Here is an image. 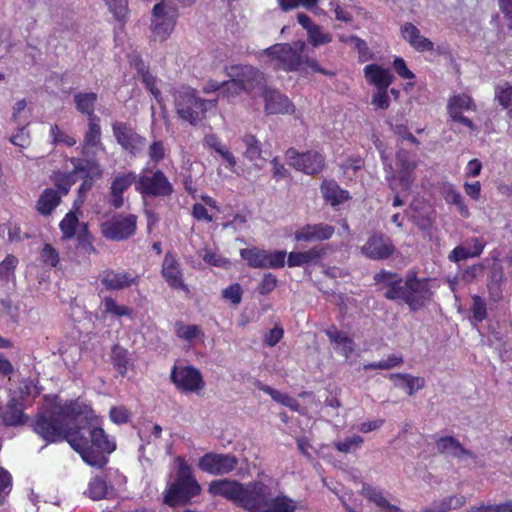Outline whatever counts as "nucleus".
<instances>
[{
	"label": "nucleus",
	"mask_w": 512,
	"mask_h": 512,
	"mask_svg": "<svg viewBox=\"0 0 512 512\" xmlns=\"http://www.w3.org/2000/svg\"><path fill=\"white\" fill-rule=\"evenodd\" d=\"M31 428L46 444L68 442L85 463L96 468H103L107 455L116 449L115 441L99 425L95 411L79 398L56 402L38 412Z\"/></svg>",
	"instance_id": "obj_1"
},
{
	"label": "nucleus",
	"mask_w": 512,
	"mask_h": 512,
	"mask_svg": "<svg viewBox=\"0 0 512 512\" xmlns=\"http://www.w3.org/2000/svg\"><path fill=\"white\" fill-rule=\"evenodd\" d=\"M373 279L381 290H385L383 294L385 299L401 300L411 311H418L425 307L433 296L429 287V278H418L415 270H409L403 280L400 274L382 269L374 275Z\"/></svg>",
	"instance_id": "obj_2"
},
{
	"label": "nucleus",
	"mask_w": 512,
	"mask_h": 512,
	"mask_svg": "<svg viewBox=\"0 0 512 512\" xmlns=\"http://www.w3.org/2000/svg\"><path fill=\"white\" fill-rule=\"evenodd\" d=\"M262 54L268 58V62L273 65L275 70L285 72L310 71L330 76L334 74L319 65L313 51L308 48L304 41L276 43L264 49Z\"/></svg>",
	"instance_id": "obj_3"
},
{
	"label": "nucleus",
	"mask_w": 512,
	"mask_h": 512,
	"mask_svg": "<svg viewBox=\"0 0 512 512\" xmlns=\"http://www.w3.org/2000/svg\"><path fill=\"white\" fill-rule=\"evenodd\" d=\"M240 507L249 512H296V502L280 493L273 496L272 488L262 481L244 486Z\"/></svg>",
	"instance_id": "obj_4"
},
{
	"label": "nucleus",
	"mask_w": 512,
	"mask_h": 512,
	"mask_svg": "<svg viewBox=\"0 0 512 512\" xmlns=\"http://www.w3.org/2000/svg\"><path fill=\"white\" fill-rule=\"evenodd\" d=\"M176 462L178 465L175 478L163 493L164 504L173 508L189 504L201 492L192 467L180 456L176 458Z\"/></svg>",
	"instance_id": "obj_5"
},
{
	"label": "nucleus",
	"mask_w": 512,
	"mask_h": 512,
	"mask_svg": "<svg viewBox=\"0 0 512 512\" xmlns=\"http://www.w3.org/2000/svg\"><path fill=\"white\" fill-rule=\"evenodd\" d=\"M216 100H205L197 96L191 87H181L175 92V108L178 116L192 125L205 118L208 107H216Z\"/></svg>",
	"instance_id": "obj_6"
},
{
	"label": "nucleus",
	"mask_w": 512,
	"mask_h": 512,
	"mask_svg": "<svg viewBox=\"0 0 512 512\" xmlns=\"http://www.w3.org/2000/svg\"><path fill=\"white\" fill-rule=\"evenodd\" d=\"M136 191L143 199H166L170 198L175 190L168 176L161 169L145 167L137 175Z\"/></svg>",
	"instance_id": "obj_7"
},
{
	"label": "nucleus",
	"mask_w": 512,
	"mask_h": 512,
	"mask_svg": "<svg viewBox=\"0 0 512 512\" xmlns=\"http://www.w3.org/2000/svg\"><path fill=\"white\" fill-rule=\"evenodd\" d=\"M381 158L386 172L385 180L387 181L389 188L395 191L398 187H401L402 190L409 191L415 179L413 172L417 167L416 162L408 159L406 151H398L396 153V160L399 170L396 177L392 164L387 162L388 159L384 155V152H381Z\"/></svg>",
	"instance_id": "obj_8"
},
{
	"label": "nucleus",
	"mask_w": 512,
	"mask_h": 512,
	"mask_svg": "<svg viewBox=\"0 0 512 512\" xmlns=\"http://www.w3.org/2000/svg\"><path fill=\"white\" fill-rule=\"evenodd\" d=\"M178 16V9L175 6L164 2L157 3L152 10L153 40L160 42L167 40L175 28Z\"/></svg>",
	"instance_id": "obj_9"
},
{
	"label": "nucleus",
	"mask_w": 512,
	"mask_h": 512,
	"mask_svg": "<svg viewBox=\"0 0 512 512\" xmlns=\"http://www.w3.org/2000/svg\"><path fill=\"white\" fill-rule=\"evenodd\" d=\"M112 132L121 149L130 157H138L144 150L147 139L139 134L133 126L124 121L112 123Z\"/></svg>",
	"instance_id": "obj_10"
},
{
	"label": "nucleus",
	"mask_w": 512,
	"mask_h": 512,
	"mask_svg": "<svg viewBox=\"0 0 512 512\" xmlns=\"http://www.w3.org/2000/svg\"><path fill=\"white\" fill-rule=\"evenodd\" d=\"M137 216L135 214H116L109 220L101 223L102 236L111 241H124L134 236L137 230Z\"/></svg>",
	"instance_id": "obj_11"
},
{
	"label": "nucleus",
	"mask_w": 512,
	"mask_h": 512,
	"mask_svg": "<svg viewBox=\"0 0 512 512\" xmlns=\"http://www.w3.org/2000/svg\"><path fill=\"white\" fill-rule=\"evenodd\" d=\"M68 161L73 166L72 170H70L72 176L77 177V181L79 179L82 180L78 188V194L80 196L85 195L92 189L94 183L102 177L103 169L98 160L94 158L70 157Z\"/></svg>",
	"instance_id": "obj_12"
},
{
	"label": "nucleus",
	"mask_w": 512,
	"mask_h": 512,
	"mask_svg": "<svg viewBox=\"0 0 512 512\" xmlns=\"http://www.w3.org/2000/svg\"><path fill=\"white\" fill-rule=\"evenodd\" d=\"M170 381L180 393L184 394H200L205 387L201 371L192 365H173L170 372Z\"/></svg>",
	"instance_id": "obj_13"
},
{
	"label": "nucleus",
	"mask_w": 512,
	"mask_h": 512,
	"mask_svg": "<svg viewBox=\"0 0 512 512\" xmlns=\"http://www.w3.org/2000/svg\"><path fill=\"white\" fill-rule=\"evenodd\" d=\"M285 157L290 166L307 175H316L325 167V158L317 151L300 153L291 147L285 152Z\"/></svg>",
	"instance_id": "obj_14"
},
{
	"label": "nucleus",
	"mask_w": 512,
	"mask_h": 512,
	"mask_svg": "<svg viewBox=\"0 0 512 512\" xmlns=\"http://www.w3.org/2000/svg\"><path fill=\"white\" fill-rule=\"evenodd\" d=\"M238 459L231 454L209 452L204 454L198 462L201 471L211 475H225L236 469Z\"/></svg>",
	"instance_id": "obj_15"
},
{
	"label": "nucleus",
	"mask_w": 512,
	"mask_h": 512,
	"mask_svg": "<svg viewBox=\"0 0 512 512\" xmlns=\"http://www.w3.org/2000/svg\"><path fill=\"white\" fill-rule=\"evenodd\" d=\"M229 77H235L246 93L261 87L265 82V75L251 65H231L225 67Z\"/></svg>",
	"instance_id": "obj_16"
},
{
	"label": "nucleus",
	"mask_w": 512,
	"mask_h": 512,
	"mask_svg": "<svg viewBox=\"0 0 512 512\" xmlns=\"http://www.w3.org/2000/svg\"><path fill=\"white\" fill-rule=\"evenodd\" d=\"M477 105L473 98L465 93L457 94L450 97L447 105L448 115L453 122L460 123L470 130H475L476 126L473 121L464 116V112L476 111Z\"/></svg>",
	"instance_id": "obj_17"
},
{
	"label": "nucleus",
	"mask_w": 512,
	"mask_h": 512,
	"mask_svg": "<svg viewBox=\"0 0 512 512\" xmlns=\"http://www.w3.org/2000/svg\"><path fill=\"white\" fill-rule=\"evenodd\" d=\"M396 251L392 240L380 232L372 233L366 243L361 247L364 256L371 260H385Z\"/></svg>",
	"instance_id": "obj_18"
},
{
	"label": "nucleus",
	"mask_w": 512,
	"mask_h": 512,
	"mask_svg": "<svg viewBox=\"0 0 512 512\" xmlns=\"http://www.w3.org/2000/svg\"><path fill=\"white\" fill-rule=\"evenodd\" d=\"M161 275L167 285L173 290H182L188 292V286L184 282L181 264L176 256L168 251L163 259Z\"/></svg>",
	"instance_id": "obj_19"
},
{
	"label": "nucleus",
	"mask_w": 512,
	"mask_h": 512,
	"mask_svg": "<svg viewBox=\"0 0 512 512\" xmlns=\"http://www.w3.org/2000/svg\"><path fill=\"white\" fill-rule=\"evenodd\" d=\"M137 174L134 171L118 173L111 182L109 188L108 203L114 209H120L124 205V193L132 184L136 187Z\"/></svg>",
	"instance_id": "obj_20"
},
{
	"label": "nucleus",
	"mask_w": 512,
	"mask_h": 512,
	"mask_svg": "<svg viewBox=\"0 0 512 512\" xmlns=\"http://www.w3.org/2000/svg\"><path fill=\"white\" fill-rule=\"evenodd\" d=\"M28 420L29 417L24 412V405L20 399L11 397L5 405L0 402V422L5 427L23 426Z\"/></svg>",
	"instance_id": "obj_21"
},
{
	"label": "nucleus",
	"mask_w": 512,
	"mask_h": 512,
	"mask_svg": "<svg viewBox=\"0 0 512 512\" xmlns=\"http://www.w3.org/2000/svg\"><path fill=\"white\" fill-rule=\"evenodd\" d=\"M208 492L213 496H221L240 506L244 485L235 480L218 479L209 483Z\"/></svg>",
	"instance_id": "obj_22"
},
{
	"label": "nucleus",
	"mask_w": 512,
	"mask_h": 512,
	"mask_svg": "<svg viewBox=\"0 0 512 512\" xmlns=\"http://www.w3.org/2000/svg\"><path fill=\"white\" fill-rule=\"evenodd\" d=\"M335 233V228L326 223L306 224L294 233L297 242H315L329 240Z\"/></svg>",
	"instance_id": "obj_23"
},
{
	"label": "nucleus",
	"mask_w": 512,
	"mask_h": 512,
	"mask_svg": "<svg viewBox=\"0 0 512 512\" xmlns=\"http://www.w3.org/2000/svg\"><path fill=\"white\" fill-rule=\"evenodd\" d=\"M263 98L265 102V112L267 114H291L295 110L289 98L275 89L265 88Z\"/></svg>",
	"instance_id": "obj_24"
},
{
	"label": "nucleus",
	"mask_w": 512,
	"mask_h": 512,
	"mask_svg": "<svg viewBox=\"0 0 512 512\" xmlns=\"http://www.w3.org/2000/svg\"><path fill=\"white\" fill-rule=\"evenodd\" d=\"M102 285L111 291L123 290L137 283L138 276L129 272H117L113 269H106L99 275Z\"/></svg>",
	"instance_id": "obj_25"
},
{
	"label": "nucleus",
	"mask_w": 512,
	"mask_h": 512,
	"mask_svg": "<svg viewBox=\"0 0 512 512\" xmlns=\"http://www.w3.org/2000/svg\"><path fill=\"white\" fill-rule=\"evenodd\" d=\"M327 249L323 245H315L307 251L290 252L287 256L289 267H301L304 265L318 264L326 255Z\"/></svg>",
	"instance_id": "obj_26"
},
{
	"label": "nucleus",
	"mask_w": 512,
	"mask_h": 512,
	"mask_svg": "<svg viewBox=\"0 0 512 512\" xmlns=\"http://www.w3.org/2000/svg\"><path fill=\"white\" fill-rule=\"evenodd\" d=\"M471 242V247H466L465 245L456 246L448 255V259L451 262L459 263L469 258L479 257L485 247L487 242L483 237H472L470 240L466 241V243Z\"/></svg>",
	"instance_id": "obj_27"
},
{
	"label": "nucleus",
	"mask_w": 512,
	"mask_h": 512,
	"mask_svg": "<svg viewBox=\"0 0 512 512\" xmlns=\"http://www.w3.org/2000/svg\"><path fill=\"white\" fill-rule=\"evenodd\" d=\"M364 77L369 85L378 88H388L394 80L389 69L379 64H368L363 69Z\"/></svg>",
	"instance_id": "obj_28"
},
{
	"label": "nucleus",
	"mask_w": 512,
	"mask_h": 512,
	"mask_svg": "<svg viewBox=\"0 0 512 512\" xmlns=\"http://www.w3.org/2000/svg\"><path fill=\"white\" fill-rule=\"evenodd\" d=\"M394 386L405 389L407 395L412 396L418 390L425 387V379L423 377L414 376L408 373H391L388 376Z\"/></svg>",
	"instance_id": "obj_29"
},
{
	"label": "nucleus",
	"mask_w": 512,
	"mask_h": 512,
	"mask_svg": "<svg viewBox=\"0 0 512 512\" xmlns=\"http://www.w3.org/2000/svg\"><path fill=\"white\" fill-rule=\"evenodd\" d=\"M436 447L440 454H448L455 458L464 456L474 458L475 455L463 447V445L453 436H442L436 441Z\"/></svg>",
	"instance_id": "obj_30"
},
{
	"label": "nucleus",
	"mask_w": 512,
	"mask_h": 512,
	"mask_svg": "<svg viewBox=\"0 0 512 512\" xmlns=\"http://www.w3.org/2000/svg\"><path fill=\"white\" fill-rule=\"evenodd\" d=\"M61 194L53 188H45L36 202V211L42 216H49L60 205Z\"/></svg>",
	"instance_id": "obj_31"
},
{
	"label": "nucleus",
	"mask_w": 512,
	"mask_h": 512,
	"mask_svg": "<svg viewBox=\"0 0 512 512\" xmlns=\"http://www.w3.org/2000/svg\"><path fill=\"white\" fill-rule=\"evenodd\" d=\"M321 191L325 201L332 206H337L350 199L347 190L342 189L334 180H324L321 184Z\"/></svg>",
	"instance_id": "obj_32"
},
{
	"label": "nucleus",
	"mask_w": 512,
	"mask_h": 512,
	"mask_svg": "<svg viewBox=\"0 0 512 512\" xmlns=\"http://www.w3.org/2000/svg\"><path fill=\"white\" fill-rule=\"evenodd\" d=\"M98 96L94 92H78L74 95V104L76 110L87 116L88 120L91 118H99L95 114V105Z\"/></svg>",
	"instance_id": "obj_33"
},
{
	"label": "nucleus",
	"mask_w": 512,
	"mask_h": 512,
	"mask_svg": "<svg viewBox=\"0 0 512 512\" xmlns=\"http://www.w3.org/2000/svg\"><path fill=\"white\" fill-rule=\"evenodd\" d=\"M440 193L447 204L455 205L463 217L469 216V209L465 204L461 193L453 183L446 182L440 188Z\"/></svg>",
	"instance_id": "obj_34"
},
{
	"label": "nucleus",
	"mask_w": 512,
	"mask_h": 512,
	"mask_svg": "<svg viewBox=\"0 0 512 512\" xmlns=\"http://www.w3.org/2000/svg\"><path fill=\"white\" fill-rule=\"evenodd\" d=\"M466 497L463 495H451L441 500L434 501L432 505L425 508L423 512H448L451 509H457L464 506Z\"/></svg>",
	"instance_id": "obj_35"
},
{
	"label": "nucleus",
	"mask_w": 512,
	"mask_h": 512,
	"mask_svg": "<svg viewBox=\"0 0 512 512\" xmlns=\"http://www.w3.org/2000/svg\"><path fill=\"white\" fill-rule=\"evenodd\" d=\"M259 389L264 393L268 394L275 402L288 407L292 411L298 412L300 409V403L297 399L290 396L289 394L282 393L269 385H260Z\"/></svg>",
	"instance_id": "obj_36"
},
{
	"label": "nucleus",
	"mask_w": 512,
	"mask_h": 512,
	"mask_svg": "<svg viewBox=\"0 0 512 512\" xmlns=\"http://www.w3.org/2000/svg\"><path fill=\"white\" fill-rule=\"evenodd\" d=\"M101 126L100 118H91L88 120V128L84 134L82 147L89 149L101 144Z\"/></svg>",
	"instance_id": "obj_37"
},
{
	"label": "nucleus",
	"mask_w": 512,
	"mask_h": 512,
	"mask_svg": "<svg viewBox=\"0 0 512 512\" xmlns=\"http://www.w3.org/2000/svg\"><path fill=\"white\" fill-rule=\"evenodd\" d=\"M78 216L75 211H69L59 223L63 240H70L76 236L77 228H81Z\"/></svg>",
	"instance_id": "obj_38"
},
{
	"label": "nucleus",
	"mask_w": 512,
	"mask_h": 512,
	"mask_svg": "<svg viewBox=\"0 0 512 512\" xmlns=\"http://www.w3.org/2000/svg\"><path fill=\"white\" fill-rule=\"evenodd\" d=\"M241 258L246 261L250 268H266V250L253 248H244L240 251Z\"/></svg>",
	"instance_id": "obj_39"
},
{
	"label": "nucleus",
	"mask_w": 512,
	"mask_h": 512,
	"mask_svg": "<svg viewBox=\"0 0 512 512\" xmlns=\"http://www.w3.org/2000/svg\"><path fill=\"white\" fill-rule=\"evenodd\" d=\"M87 493L89 498L95 501L107 498L109 487L106 479L101 476L93 477L88 484Z\"/></svg>",
	"instance_id": "obj_40"
},
{
	"label": "nucleus",
	"mask_w": 512,
	"mask_h": 512,
	"mask_svg": "<svg viewBox=\"0 0 512 512\" xmlns=\"http://www.w3.org/2000/svg\"><path fill=\"white\" fill-rule=\"evenodd\" d=\"M242 142L245 145L243 156L249 161H254L262 158V145L260 141L253 134H245L242 137Z\"/></svg>",
	"instance_id": "obj_41"
},
{
	"label": "nucleus",
	"mask_w": 512,
	"mask_h": 512,
	"mask_svg": "<svg viewBox=\"0 0 512 512\" xmlns=\"http://www.w3.org/2000/svg\"><path fill=\"white\" fill-rule=\"evenodd\" d=\"M495 99L499 105L507 110V115L512 119V85L505 82L495 88Z\"/></svg>",
	"instance_id": "obj_42"
},
{
	"label": "nucleus",
	"mask_w": 512,
	"mask_h": 512,
	"mask_svg": "<svg viewBox=\"0 0 512 512\" xmlns=\"http://www.w3.org/2000/svg\"><path fill=\"white\" fill-rule=\"evenodd\" d=\"M51 178L57 188L56 191L61 194V197L67 195L71 187L77 182V177H73L70 171H55Z\"/></svg>",
	"instance_id": "obj_43"
},
{
	"label": "nucleus",
	"mask_w": 512,
	"mask_h": 512,
	"mask_svg": "<svg viewBox=\"0 0 512 512\" xmlns=\"http://www.w3.org/2000/svg\"><path fill=\"white\" fill-rule=\"evenodd\" d=\"M111 360L117 371L124 376L127 373L129 358L127 349L119 344L113 345L111 349Z\"/></svg>",
	"instance_id": "obj_44"
},
{
	"label": "nucleus",
	"mask_w": 512,
	"mask_h": 512,
	"mask_svg": "<svg viewBox=\"0 0 512 512\" xmlns=\"http://www.w3.org/2000/svg\"><path fill=\"white\" fill-rule=\"evenodd\" d=\"M175 335L185 341H192L203 335L202 329L196 324L186 325L182 321H177L174 326Z\"/></svg>",
	"instance_id": "obj_45"
},
{
	"label": "nucleus",
	"mask_w": 512,
	"mask_h": 512,
	"mask_svg": "<svg viewBox=\"0 0 512 512\" xmlns=\"http://www.w3.org/2000/svg\"><path fill=\"white\" fill-rule=\"evenodd\" d=\"M19 260L15 255L8 254L4 260L0 262V280L5 283L15 280V270Z\"/></svg>",
	"instance_id": "obj_46"
},
{
	"label": "nucleus",
	"mask_w": 512,
	"mask_h": 512,
	"mask_svg": "<svg viewBox=\"0 0 512 512\" xmlns=\"http://www.w3.org/2000/svg\"><path fill=\"white\" fill-rule=\"evenodd\" d=\"M103 306H104L103 312L105 314H111L116 317H123V316L131 317L133 315L132 308H130L126 305L117 304L115 299H113L110 296H107L103 299Z\"/></svg>",
	"instance_id": "obj_47"
},
{
	"label": "nucleus",
	"mask_w": 512,
	"mask_h": 512,
	"mask_svg": "<svg viewBox=\"0 0 512 512\" xmlns=\"http://www.w3.org/2000/svg\"><path fill=\"white\" fill-rule=\"evenodd\" d=\"M404 359L403 356L400 354H393L387 357V359L380 360L378 362H370L367 364H364L363 369L365 371L368 370H389L395 367L400 366L403 363Z\"/></svg>",
	"instance_id": "obj_48"
},
{
	"label": "nucleus",
	"mask_w": 512,
	"mask_h": 512,
	"mask_svg": "<svg viewBox=\"0 0 512 512\" xmlns=\"http://www.w3.org/2000/svg\"><path fill=\"white\" fill-rule=\"evenodd\" d=\"M503 278V273L501 271H493L489 277V281L487 284V289L489 293L490 300L494 302H498L502 299V288L501 282Z\"/></svg>",
	"instance_id": "obj_49"
},
{
	"label": "nucleus",
	"mask_w": 512,
	"mask_h": 512,
	"mask_svg": "<svg viewBox=\"0 0 512 512\" xmlns=\"http://www.w3.org/2000/svg\"><path fill=\"white\" fill-rule=\"evenodd\" d=\"M363 496L369 501L375 503L381 510L388 507L390 503L384 496L383 490L371 485H364L362 488Z\"/></svg>",
	"instance_id": "obj_50"
},
{
	"label": "nucleus",
	"mask_w": 512,
	"mask_h": 512,
	"mask_svg": "<svg viewBox=\"0 0 512 512\" xmlns=\"http://www.w3.org/2000/svg\"><path fill=\"white\" fill-rule=\"evenodd\" d=\"M111 13L121 23H125L129 13L128 0H105Z\"/></svg>",
	"instance_id": "obj_51"
},
{
	"label": "nucleus",
	"mask_w": 512,
	"mask_h": 512,
	"mask_svg": "<svg viewBox=\"0 0 512 512\" xmlns=\"http://www.w3.org/2000/svg\"><path fill=\"white\" fill-rule=\"evenodd\" d=\"M364 442V439L360 435H353L347 437L344 440L334 442V448L341 453H350L356 449H359Z\"/></svg>",
	"instance_id": "obj_52"
},
{
	"label": "nucleus",
	"mask_w": 512,
	"mask_h": 512,
	"mask_svg": "<svg viewBox=\"0 0 512 512\" xmlns=\"http://www.w3.org/2000/svg\"><path fill=\"white\" fill-rule=\"evenodd\" d=\"M78 245L82 248L87 254L96 253V249L92 243V235L89 232L87 223L81 224V229H79L76 234Z\"/></svg>",
	"instance_id": "obj_53"
},
{
	"label": "nucleus",
	"mask_w": 512,
	"mask_h": 512,
	"mask_svg": "<svg viewBox=\"0 0 512 512\" xmlns=\"http://www.w3.org/2000/svg\"><path fill=\"white\" fill-rule=\"evenodd\" d=\"M40 260L43 265L56 267L60 261L59 252L49 243H45L40 250Z\"/></svg>",
	"instance_id": "obj_54"
},
{
	"label": "nucleus",
	"mask_w": 512,
	"mask_h": 512,
	"mask_svg": "<svg viewBox=\"0 0 512 512\" xmlns=\"http://www.w3.org/2000/svg\"><path fill=\"white\" fill-rule=\"evenodd\" d=\"M49 135L51 137L52 144L54 145L62 143L68 147H73L77 143L73 136L63 132L57 124H54L50 127Z\"/></svg>",
	"instance_id": "obj_55"
},
{
	"label": "nucleus",
	"mask_w": 512,
	"mask_h": 512,
	"mask_svg": "<svg viewBox=\"0 0 512 512\" xmlns=\"http://www.w3.org/2000/svg\"><path fill=\"white\" fill-rule=\"evenodd\" d=\"M308 40L313 47H318L323 44H328L332 41V36L329 33H324L319 25H314L307 32Z\"/></svg>",
	"instance_id": "obj_56"
},
{
	"label": "nucleus",
	"mask_w": 512,
	"mask_h": 512,
	"mask_svg": "<svg viewBox=\"0 0 512 512\" xmlns=\"http://www.w3.org/2000/svg\"><path fill=\"white\" fill-rule=\"evenodd\" d=\"M467 512H512V501L487 505L482 503L478 506H471Z\"/></svg>",
	"instance_id": "obj_57"
},
{
	"label": "nucleus",
	"mask_w": 512,
	"mask_h": 512,
	"mask_svg": "<svg viewBox=\"0 0 512 512\" xmlns=\"http://www.w3.org/2000/svg\"><path fill=\"white\" fill-rule=\"evenodd\" d=\"M287 253L284 250L267 251L266 250V268L279 269L284 267Z\"/></svg>",
	"instance_id": "obj_58"
},
{
	"label": "nucleus",
	"mask_w": 512,
	"mask_h": 512,
	"mask_svg": "<svg viewBox=\"0 0 512 512\" xmlns=\"http://www.w3.org/2000/svg\"><path fill=\"white\" fill-rule=\"evenodd\" d=\"M352 39L354 48L358 53V61L360 63H365L374 59V53L370 50L364 39L360 37H354Z\"/></svg>",
	"instance_id": "obj_59"
},
{
	"label": "nucleus",
	"mask_w": 512,
	"mask_h": 512,
	"mask_svg": "<svg viewBox=\"0 0 512 512\" xmlns=\"http://www.w3.org/2000/svg\"><path fill=\"white\" fill-rule=\"evenodd\" d=\"M471 312L473 314V319L477 323H481L486 319V317H487L486 303L481 296H479V295L472 296Z\"/></svg>",
	"instance_id": "obj_60"
},
{
	"label": "nucleus",
	"mask_w": 512,
	"mask_h": 512,
	"mask_svg": "<svg viewBox=\"0 0 512 512\" xmlns=\"http://www.w3.org/2000/svg\"><path fill=\"white\" fill-rule=\"evenodd\" d=\"M243 290L239 283L230 284L222 290V297L233 305H238L242 301Z\"/></svg>",
	"instance_id": "obj_61"
},
{
	"label": "nucleus",
	"mask_w": 512,
	"mask_h": 512,
	"mask_svg": "<svg viewBox=\"0 0 512 512\" xmlns=\"http://www.w3.org/2000/svg\"><path fill=\"white\" fill-rule=\"evenodd\" d=\"M13 486L12 475L8 470L0 467V504H3L5 498L10 494Z\"/></svg>",
	"instance_id": "obj_62"
},
{
	"label": "nucleus",
	"mask_w": 512,
	"mask_h": 512,
	"mask_svg": "<svg viewBox=\"0 0 512 512\" xmlns=\"http://www.w3.org/2000/svg\"><path fill=\"white\" fill-rule=\"evenodd\" d=\"M277 285L278 279L274 274L270 272L264 273L263 278L257 286V292L263 296L268 295L277 287Z\"/></svg>",
	"instance_id": "obj_63"
},
{
	"label": "nucleus",
	"mask_w": 512,
	"mask_h": 512,
	"mask_svg": "<svg viewBox=\"0 0 512 512\" xmlns=\"http://www.w3.org/2000/svg\"><path fill=\"white\" fill-rule=\"evenodd\" d=\"M223 85L222 97L227 98L228 100L245 92L235 77H230V80L223 81Z\"/></svg>",
	"instance_id": "obj_64"
}]
</instances>
